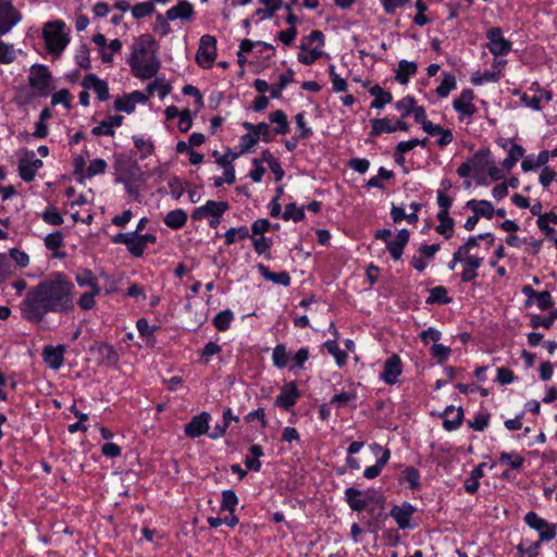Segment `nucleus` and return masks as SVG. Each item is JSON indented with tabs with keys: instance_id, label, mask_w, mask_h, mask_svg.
Listing matches in <instances>:
<instances>
[{
	"instance_id": "1",
	"label": "nucleus",
	"mask_w": 557,
	"mask_h": 557,
	"mask_svg": "<svg viewBox=\"0 0 557 557\" xmlns=\"http://www.w3.org/2000/svg\"><path fill=\"white\" fill-rule=\"evenodd\" d=\"M74 285L61 272H54L50 278L39 282L30 288L21 304L23 317L33 323H39L49 312L66 313L74 308Z\"/></svg>"
},
{
	"instance_id": "2",
	"label": "nucleus",
	"mask_w": 557,
	"mask_h": 557,
	"mask_svg": "<svg viewBox=\"0 0 557 557\" xmlns=\"http://www.w3.org/2000/svg\"><path fill=\"white\" fill-rule=\"evenodd\" d=\"M66 25L63 21L57 20L45 24L42 37L46 48L50 53L59 55L67 46L70 38L65 33Z\"/></svg>"
},
{
	"instance_id": "3",
	"label": "nucleus",
	"mask_w": 557,
	"mask_h": 557,
	"mask_svg": "<svg viewBox=\"0 0 557 557\" xmlns=\"http://www.w3.org/2000/svg\"><path fill=\"white\" fill-rule=\"evenodd\" d=\"M345 499L352 511H363L367 507L374 503L383 507L384 497L376 491L368 490L366 492L356 487H347L345 490Z\"/></svg>"
},
{
	"instance_id": "4",
	"label": "nucleus",
	"mask_w": 557,
	"mask_h": 557,
	"mask_svg": "<svg viewBox=\"0 0 557 557\" xmlns=\"http://www.w3.org/2000/svg\"><path fill=\"white\" fill-rule=\"evenodd\" d=\"M28 84L38 97H47L51 90L52 77L46 65H33L28 75Z\"/></svg>"
},
{
	"instance_id": "5",
	"label": "nucleus",
	"mask_w": 557,
	"mask_h": 557,
	"mask_svg": "<svg viewBox=\"0 0 557 557\" xmlns=\"http://www.w3.org/2000/svg\"><path fill=\"white\" fill-rule=\"evenodd\" d=\"M21 20L22 14L11 0H0V37L10 33Z\"/></svg>"
},
{
	"instance_id": "6",
	"label": "nucleus",
	"mask_w": 557,
	"mask_h": 557,
	"mask_svg": "<svg viewBox=\"0 0 557 557\" xmlns=\"http://www.w3.org/2000/svg\"><path fill=\"white\" fill-rule=\"evenodd\" d=\"M216 57V39L211 35H203L200 38L199 47L196 54L197 63L208 69L212 65Z\"/></svg>"
},
{
	"instance_id": "7",
	"label": "nucleus",
	"mask_w": 557,
	"mask_h": 557,
	"mask_svg": "<svg viewBox=\"0 0 557 557\" xmlns=\"http://www.w3.org/2000/svg\"><path fill=\"white\" fill-rule=\"evenodd\" d=\"M524 522L533 530L539 531L541 541L549 542L557 535L556 524H550L536 512L530 511L524 517Z\"/></svg>"
},
{
	"instance_id": "8",
	"label": "nucleus",
	"mask_w": 557,
	"mask_h": 557,
	"mask_svg": "<svg viewBox=\"0 0 557 557\" xmlns=\"http://www.w3.org/2000/svg\"><path fill=\"white\" fill-rule=\"evenodd\" d=\"M128 64L133 75L140 79L152 78L160 69V62L154 54L147 60L143 58L136 59L135 61L128 60Z\"/></svg>"
},
{
	"instance_id": "9",
	"label": "nucleus",
	"mask_w": 557,
	"mask_h": 557,
	"mask_svg": "<svg viewBox=\"0 0 557 557\" xmlns=\"http://www.w3.org/2000/svg\"><path fill=\"white\" fill-rule=\"evenodd\" d=\"M488 40L487 48L490 52L495 55H506L511 50V42L503 36V30L499 27H492L486 32Z\"/></svg>"
},
{
	"instance_id": "10",
	"label": "nucleus",
	"mask_w": 557,
	"mask_h": 557,
	"mask_svg": "<svg viewBox=\"0 0 557 557\" xmlns=\"http://www.w3.org/2000/svg\"><path fill=\"white\" fill-rule=\"evenodd\" d=\"M89 351L95 355L99 366L111 367L119 361L117 351L108 343H97L89 348Z\"/></svg>"
},
{
	"instance_id": "11",
	"label": "nucleus",
	"mask_w": 557,
	"mask_h": 557,
	"mask_svg": "<svg viewBox=\"0 0 557 557\" xmlns=\"http://www.w3.org/2000/svg\"><path fill=\"white\" fill-rule=\"evenodd\" d=\"M228 209L230 206L226 201L208 200L203 206L194 210L191 219L200 221L208 216H222Z\"/></svg>"
},
{
	"instance_id": "12",
	"label": "nucleus",
	"mask_w": 557,
	"mask_h": 557,
	"mask_svg": "<svg viewBox=\"0 0 557 557\" xmlns=\"http://www.w3.org/2000/svg\"><path fill=\"white\" fill-rule=\"evenodd\" d=\"M300 397V391L297 387L296 382L285 383L280 394L276 396L274 405L286 411L294 407Z\"/></svg>"
},
{
	"instance_id": "13",
	"label": "nucleus",
	"mask_w": 557,
	"mask_h": 557,
	"mask_svg": "<svg viewBox=\"0 0 557 557\" xmlns=\"http://www.w3.org/2000/svg\"><path fill=\"white\" fill-rule=\"evenodd\" d=\"M210 419V413L206 411L194 416L184 426L185 435L189 438H196L208 433Z\"/></svg>"
},
{
	"instance_id": "14",
	"label": "nucleus",
	"mask_w": 557,
	"mask_h": 557,
	"mask_svg": "<svg viewBox=\"0 0 557 557\" xmlns=\"http://www.w3.org/2000/svg\"><path fill=\"white\" fill-rule=\"evenodd\" d=\"M474 92L472 89H463L458 98L453 101V108L463 116H472L476 112L473 104Z\"/></svg>"
},
{
	"instance_id": "15",
	"label": "nucleus",
	"mask_w": 557,
	"mask_h": 557,
	"mask_svg": "<svg viewBox=\"0 0 557 557\" xmlns=\"http://www.w3.org/2000/svg\"><path fill=\"white\" fill-rule=\"evenodd\" d=\"M65 346H45L42 350V359L52 370H59L64 362Z\"/></svg>"
},
{
	"instance_id": "16",
	"label": "nucleus",
	"mask_w": 557,
	"mask_h": 557,
	"mask_svg": "<svg viewBox=\"0 0 557 557\" xmlns=\"http://www.w3.org/2000/svg\"><path fill=\"white\" fill-rule=\"evenodd\" d=\"M401 360L398 355H393L384 362V369L381 373V379L389 385L397 382L398 376L401 374Z\"/></svg>"
},
{
	"instance_id": "17",
	"label": "nucleus",
	"mask_w": 557,
	"mask_h": 557,
	"mask_svg": "<svg viewBox=\"0 0 557 557\" xmlns=\"http://www.w3.org/2000/svg\"><path fill=\"white\" fill-rule=\"evenodd\" d=\"M440 417L444 419L443 428L448 431L457 430L463 421V410L461 407L455 408L453 405L447 406L445 410L440 413Z\"/></svg>"
},
{
	"instance_id": "18",
	"label": "nucleus",
	"mask_w": 557,
	"mask_h": 557,
	"mask_svg": "<svg viewBox=\"0 0 557 557\" xmlns=\"http://www.w3.org/2000/svg\"><path fill=\"white\" fill-rule=\"evenodd\" d=\"M416 510V507L410 503L404 502L400 506L392 508L391 516L395 519L399 529H407L410 527V519Z\"/></svg>"
},
{
	"instance_id": "19",
	"label": "nucleus",
	"mask_w": 557,
	"mask_h": 557,
	"mask_svg": "<svg viewBox=\"0 0 557 557\" xmlns=\"http://www.w3.org/2000/svg\"><path fill=\"white\" fill-rule=\"evenodd\" d=\"M410 232L407 228L400 230L394 239L386 244L391 257L397 261L401 258L404 248L409 243Z\"/></svg>"
},
{
	"instance_id": "20",
	"label": "nucleus",
	"mask_w": 557,
	"mask_h": 557,
	"mask_svg": "<svg viewBox=\"0 0 557 557\" xmlns=\"http://www.w3.org/2000/svg\"><path fill=\"white\" fill-rule=\"evenodd\" d=\"M372 449L382 451V456L377 458L374 466L364 469L363 476L369 480L375 479L381 474L383 467L388 462L391 457V451L387 448L383 449L379 444H374Z\"/></svg>"
},
{
	"instance_id": "21",
	"label": "nucleus",
	"mask_w": 557,
	"mask_h": 557,
	"mask_svg": "<svg viewBox=\"0 0 557 557\" xmlns=\"http://www.w3.org/2000/svg\"><path fill=\"white\" fill-rule=\"evenodd\" d=\"M166 18L170 21L183 20L190 21L194 17V8L188 1H180L176 5L169 9L165 13Z\"/></svg>"
},
{
	"instance_id": "22",
	"label": "nucleus",
	"mask_w": 557,
	"mask_h": 557,
	"mask_svg": "<svg viewBox=\"0 0 557 557\" xmlns=\"http://www.w3.org/2000/svg\"><path fill=\"white\" fill-rule=\"evenodd\" d=\"M156 40L150 34H144L138 37V39L132 46V53L128 60H136L139 58H144V55L154 47Z\"/></svg>"
},
{
	"instance_id": "23",
	"label": "nucleus",
	"mask_w": 557,
	"mask_h": 557,
	"mask_svg": "<svg viewBox=\"0 0 557 557\" xmlns=\"http://www.w3.org/2000/svg\"><path fill=\"white\" fill-rule=\"evenodd\" d=\"M475 215L492 219L495 212L493 205L487 200L471 199L466 203Z\"/></svg>"
},
{
	"instance_id": "24",
	"label": "nucleus",
	"mask_w": 557,
	"mask_h": 557,
	"mask_svg": "<svg viewBox=\"0 0 557 557\" xmlns=\"http://www.w3.org/2000/svg\"><path fill=\"white\" fill-rule=\"evenodd\" d=\"M258 271L259 273L268 281H271L275 284L282 285V286H289L290 285V276L286 271L282 272H271L269 268L262 263L258 264Z\"/></svg>"
},
{
	"instance_id": "25",
	"label": "nucleus",
	"mask_w": 557,
	"mask_h": 557,
	"mask_svg": "<svg viewBox=\"0 0 557 557\" xmlns=\"http://www.w3.org/2000/svg\"><path fill=\"white\" fill-rule=\"evenodd\" d=\"M425 133L431 136H438L436 145L441 148L448 146L454 140L453 132L437 124L429 125Z\"/></svg>"
},
{
	"instance_id": "26",
	"label": "nucleus",
	"mask_w": 557,
	"mask_h": 557,
	"mask_svg": "<svg viewBox=\"0 0 557 557\" xmlns=\"http://www.w3.org/2000/svg\"><path fill=\"white\" fill-rule=\"evenodd\" d=\"M420 472L414 467H407L400 474L398 482L407 484L411 491H418L421 486Z\"/></svg>"
},
{
	"instance_id": "27",
	"label": "nucleus",
	"mask_w": 557,
	"mask_h": 557,
	"mask_svg": "<svg viewBox=\"0 0 557 557\" xmlns=\"http://www.w3.org/2000/svg\"><path fill=\"white\" fill-rule=\"evenodd\" d=\"M418 71V65L416 62H410L407 60H400L398 63V70L396 72V81L401 85H406L410 78V76L416 75Z\"/></svg>"
},
{
	"instance_id": "28",
	"label": "nucleus",
	"mask_w": 557,
	"mask_h": 557,
	"mask_svg": "<svg viewBox=\"0 0 557 557\" xmlns=\"http://www.w3.org/2000/svg\"><path fill=\"white\" fill-rule=\"evenodd\" d=\"M483 258H467L463 270L460 274L461 282L469 283L478 277V269L481 267Z\"/></svg>"
},
{
	"instance_id": "29",
	"label": "nucleus",
	"mask_w": 557,
	"mask_h": 557,
	"mask_svg": "<svg viewBox=\"0 0 557 557\" xmlns=\"http://www.w3.org/2000/svg\"><path fill=\"white\" fill-rule=\"evenodd\" d=\"M243 127L249 131L248 134H252L253 137H258V140L261 139L264 143H270L272 140V137L270 136V126L265 122H260L258 124L244 122Z\"/></svg>"
},
{
	"instance_id": "30",
	"label": "nucleus",
	"mask_w": 557,
	"mask_h": 557,
	"mask_svg": "<svg viewBox=\"0 0 557 557\" xmlns=\"http://www.w3.org/2000/svg\"><path fill=\"white\" fill-rule=\"evenodd\" d=\"M163 222L172 230H180L187 222V213L183 209L172 210L164 216Z\"/></svg>"
},
{
	"instance_id": "31",
	"label": "nucleus",
	"mask_w": 557,
	"mask_h": 557,
	"mask_svg": "<svg viewBox=\"0 0 557 557\" xmlns=\"http://www.w3.org/2000/svg\"><path fill=\"white\" fill-rule=\"evenodd\" d=\"M369 92L374 97V100L371 103V108L374 109H383L385 104L393 100L392 94L385 91L380 85L372 86L369 89Z\"/></svg>"
},
{
	"instance_id": "32",
	"label": "nucleus",
	"mask_w": 557,
	"mask_h": 557,
	"mask_svg": "<svg viewBox=\"0 0 557 557\" xmlns=\"http://www.w3.org/2000/svg\"><path fill=\"white\" fill-rule=\"evenodd\" d=\"M490 149H481L476 151L471 160L473 170L483 172L486 169H488L490 165L493 163V160L490 158Z\"/></svg>"
},
{
	"instance_id": "33",
	"label": "nucleus",
	"mask_w": 557,
	"mask_h": 557,
	"mask_svg": "<svg viewBox=\"0 0 557 557\" xmlns=\"http://www.w3.org/2000/svg\"><path fill=\"white\" fill-rule=\"evenodd\" d=\"M436 218L440 221V225L436 226L435 231L446 239H449L454 233V219L450 218L449 213H437Z\"/></svg>"
},
{
	"instance_id": "34",
	"label": "nucleus",
	"mask_w": 557,
	"mask_h": 557,
	"mask_svg": "<svg viewBox=\"0 0 557 557\" xmlns=\"http://www.w3.org/2000/svg\"><path fill=\"white\" fill-rule=\"evenodd\" d=\"M370 123H371L370 135L372 137H376V136L381 135L382 133H394L395 132L394 124L387 117L372 119L370 121Z\"/></svg>"
},
{
	"instance_id": "35",
	"label": "nucleus",
	"mask_w": 557,
	"mask_h": 557,
	"mask_svg": "<svg viewBox=\"0 0 557 557\" xmlns=\"http://www.w3.org/2000/svg\"><path fill=\"white\" fill-rule=\"evenodd\" d=\"M271 123L276 124L274 132L278 135H285L289 131L286 114L282 110H276L269 115Z\"/></svg>"
},
{
	"instance_id": "36",
	"label": "nucleus",
	"mask_w": 557,
	"mask_h": 557,
	"mask_svg": "<svg viewBox=\"0 0 557 557\" xmlns=\"http://www.w3.org/2000/svg\"><path fill=\"white\" fill-rule=\"evenodd\" d=\"M428 305L442 304L447 305L451 302V298L447 295V288L445 286H435L430 289V295L425 301Z\"/></svg>"
},
{
	"instance_id": "37",
	"label": "nucleus",
	"mask_w": 557,
	"mask_h": 557,
	"mask_svg": "<svg viewBox=\"0 0 557 557\" xmlns=\"http://www.w3.org/2000/svg\"><path fill=\"white\" fill-rule=\"evenodd\" d=\"M294 71L288 69L284 74L280 76V81L277 84L271 85V97L274 99H278L282 96V90L286 88V86L294 82Z\"/></svg>"
},
{
	"instance_id": "38",
	"label": "nucleus",
	"mask_w": 557,
	"mask_h": 557,
	"mask_svg": "<svg viewBox=\"0 0 557 557\" xmlns=\"http://www.w3.org/2000/svg\"><path fill=\"white\" fill-rule=\"evenodd\" d=\"M234 313L230 309L220 311L212 320V324L220 332H225L230 329Z\"/></svg>"
},
{
	"instance_id": "39",
	"label": "nucleus",
	"mask_w": 557,
	"mask_h": 557,
	"mask_svg": "<svg viewBox=\"0 0 557 557\" xmlns=\"http://www.w3.org/2000/svg\"><path fill=\"white\" fill-rule=\"evenodd\" d=\"M456 77L451 73H444L441 84L436 88V95L440 98H446L451 90L456 88Z\"/></svg>"
},
{
	"instance_id": "40",
	"label": "nucleus",
	"mask_w": 557,
	"mask_h": 557,
	"mask_svg": "<svg viewBox=\"0 0 557 557\" xmlns=\"http://www.w3.org/2000/svg\"><path fill=\"white\" fill-rule=\"evenodd\" d=\"M250 236L249 230L247 226L240 227H231L224 234L225 245L231 246L235 244L237 240L246 239Z\"/></svg>"
},
{
	"instance_id": "41",
	"label": "nucleus",
	"mask_w": 557,
	"mask_h": 557,
	"mask_svg": "<svg viewBox=\"0 0 557 557\" xmlns=\"http://www.w3.org/2000/svg\"><path fill=\"white\" fill-rule=\"evenodd\" d=\"M259 2L265 5L264 9L256 11V14L260 15L261 18L273 17L274 13L283 8V0H259Z\"/></svg>"
},
{
	"instance_id": "42",
	"label": "nucleus",
	"mask_w": 557,
	"mask_h": 557,
	"mask_svg": "<svg viewBox=\"0 0 557 557\" xmlns=\"http://www.w3.org/2000/svg\"><path fill=\"white\" fill-rule=\"evenodd\" d=\"M131 234L126 248L133 257L140 258L144 256L146 247L143 245L137 232H131Z\"/></svg>"
},
{
	"instance_id": "43",
	"label": "nucleus",
	"mask_w": 557,
	"mask_h": 557,
	"mask_svg": "<svg viewBox=\"0 0 557 557\" xmlns=\"http://www.w3.org/2000/svg\"><path fill=\"white\" fill-rule=\"evenodd\" d=\"M323 346L326 348L327 352L335 358L336 363L339 367L346 363L347 354L339 348L336 339H329L323 344Z\"/></svg>"
},
{
	"instance_id": "44",
	"label": "nucleus",
	"mask_w": 557,
	"mask_h": 557,
	"mask_svg": "<svg viewBox=\"0 0 557 557\" xmlns=\"http://www.w3.org/2000/svg\"><path fill=\"white\" fill-rule=\"evenodd\" d=\"M305 216V207H297L294 202L287 203L282 214L283 220H293L294 222H300Z\"/></svg>"
},
{
	"instance_id": "45",
	"label": "nucleus",
	"mask_w": 557,
	"mask_h": 557,
	"mask_svg": "<svg viewBox=\"0 0 557 557\" xmlns=\"http://www.w3.org/2000/svg\"><path fill=\"white\" fill-rule=\"evenodd\" d=\"M156 5L152 1H145L132 7V15L135 20H140L150 16L154 13Z\"/></svg>"
},
{
	"instance_id": "46",
	"label": "nucleus",
	"mask_w": 557,
	"mask_h": 557,
	"mask_svg": "<svg viewBox=\"0 0 557 557\" xmlns=\"http://www.w3.org/2000/svg\"><path fill=\"white\" fill-rule=\"evenodd\" d=\"M499 462L507 463L512 469L519 470L522 468V466L524 463V458L516 451H510V453L503 451L499 455Z\"/></svg>"
},
{
	"instance_id": "47",
	"label": "nucleus",
	"mask_w": 557,
	"mask_h": 557,
	"mask_svg": "<svg viewBox=\"0 0 557 557\" xmlns=\"http://www.w3.org/2000/svg\"><path fill=\"white\" fill-rule=\"evenodd\" d=\"M272 360H273V364L278 369H283L287 366L288 354H287L285 345L278 344L274 347L273 354H272Z\"/></svg>"
},
{
	"instance_id": "48",
	"label": "nucleus",
	"mask_w": 557,
	"mask_h": 557,
	"mask_svg": "<svg viewBox=\"0 0 557 557\" xmlns=\"http://www.w3.org/2000/svg\"><path fill=\"white\" fill-rule=\"evenodd\" d=\"M238 504V498L234 491L225 490L222 492L221 509L233 513Z\"/></svg>"
},
{
	"instance_id": "49",
	"label": "nucleus",
	"mask_w": 557,
	"mask_h": 557,
	"mask_svg": "<svg viewBox=\"0 0 557 557\" xmlns=\"http://www.w3.org/2000/svg\"><path fill=\"white\" fill-rule=\"evenodd\" d=\"M76 282L81 287L88 286L89 290H94V286L100 287L98 281L90 270H83L76 274Z\"/></svg>"
},
{
	"instance_id": "50",
	"label": "nucleus",
	"mask_w": 557,
	"mask_h": 557,
	"mask_svg": "<svg viewBox=\"0 0 557 557\" xmlns=\"http://www.w3.org/2000/svg\"><path fill=\"white\" fill-rule=\"evenodd\" d=\"M101 292V288L100 287H96L94 286V290H88V292H85L79 300H78V306L81 307V309L83 310H90L95 307V297L98 296Z\"/></svg>"
},
{
	"instance_id": "51",
	"label": "nucleus",
	"mask_w": 557,
	"mask_h": 557,
	"mask_svg": "<svg viewBox=\"0 0 557 557\" xmlns=\"http://www.w3.org/2000/svg\"><path fill=\"white\" fill-rule=\"evenodd\" d=\"M324 52L321 50V48L317 47L311 50L301 51L298 53V61L305 65H310L314 63L317 60H319Z\"/></svg>"
},
{
	"instance_id": "52",
	"label": "nucleus",
	"mask_w": 557,
	"mask_h": 557,
	"mask_svg": "<svg viewBox=\"0 0 557 557\" xmlns=\"http://www.w3.org/2000/svg\"><path fill=\"white\" fill-rule=\"evenodd\" d=\"M304 40L305 41L299 46L301 51H307L308 47L313 42H318L319 48H322L325 44L324 34L318 29L312 30L308 36L305 37Z\"/></svg>"
},
{
	"instance_id": "53",
	"label": "nucleus",
	"mask_w": 557,
	"mask_h": 557,
	"mask_svg": "<svg viewBox=\"0 0 557 557\" xmlns=\"http://www.w3.org/2000/svg\"><path fill=\"white\" fill-rule=\"evenodd\" d=\"M252 245L253 249L258 255H264L267 257L270 256V248L272 246V239L260 236V237H252Z\"/></svg>"
},
{
	"instance_id": "54",
	"label": "nucleus",
	"mask_w": 557,
	"mask_h": 557,
	"mask_svg": "<svg viewBox=\"0 0 557 557\" xmlns=\"http://www.w3.org/2000/svg\"><path fill=\"white\" fill-rule=\"evenodd\" d=\"M554 304L553 297L548 290L540 292L534 298V305H536L541 311L552 309Z\"/></svg>"
},
{
	"instance_id": "55",
	"label": "nucleus",
	"mask_w": 557,
	"mask_h": 557,
	"mask_svg": "<svg viewBox=\"0 0 557 557\" xmlns=\"http://www.w3.org/2000/svg\"><path fill=\"white\" fill-rule=\"evenodd\" d=\"M296 125L299 129V134L297 135L300 139H307L313 135V131L310 126L307 125L305 120V113L299 112L295 116Z\"/></svg>"
},
{
	"instance_id": "56",
	"label": "nucleus",
	"mask_w": 557,
	"mask_h": 557,
	"mask_svg": "<svg viewBox=\"0 0 557 557\" xmlns=\"http://www.w3.org/2000/svg\"><path fill=\"white\" fill-rule=\"evenodd\" d=\"M16 59L13 45L0 40V63L10 64Z\"/></svg>"
},
{
	"instance_id": "57",
	"label": "nucleus",
	"mask_w": 557,
	"mask_h": 557,
	"mask_svg": "<svg viewBox=\"0 0 557 557\" xmlns=\"http://www.w3.org/2000/svg\"><path fill=\"white\" fill-rule=\"evenodd\" d=\"M45 246L48 250L55 251L63 246V234L55 231L45 238Z\"/></svg>"
},
{
	"instance_id": "58",
	"label": "nucleus",
	"mask_w": 557,
	"mask_h": 557,
	"mask_svg": "<svg viewBox=\"0 0 557 557\" xmlns=\"http://www.w3.org/2000/svg\"><path fill=\"white\" fill-rule=\"evenodd\" d=\"M107 166H108L107 162L101 158L91 160L86 170V177L90 178L98 174L104 173V171L107 170Z\"/></svg>"
},
{
	"instance_id": "59",
	"label": "nucleus",
	"mask_w": 557,
	"mask_h": 557,
	"mask_svg": "<svg viewBox=\"0 0 557 557\" xmlns=\"http://www.w3.org/2000/svg\"><path fill=\"white\" fill-rule=\"evenodd\" d=\"M488 422H490V414L479 412L478 414H475L473 420H468L467 424L470 429L482 432L486 429V426L488 425Z\"/></svg>"
},
{
	"instance_id": "60",
	"label": "nucleus",
	"mask_w": 557,
	"mask_h": 557,
	"mask_svg": "<svg viewBox=\"0 0 557 557\" xmlns=\"http://www.w3.org/2000/svg\"><path fill=\"white\" fill-rule=\"evenodd\" d=\"M41 218L46 223L54 226H59L64 222L62 215L54 207L47 208V210L41 214Z\"/></svg>"
},
{
	"instance_id": "61",
	"label": "nucleus",
	"mask_w": 557,
	"mask_h": 557,
	"mask_svg": "<svg viewBox=\"0 0 557 557\" xmlns=\"http://www.w3.org/2000/svg\"><path fill=\"white\" fill-rule=\"evenodd\" d=\"M75 60L77 65L81 69L88 70L90 69V59H89V49L87 45L83 44L79 46L76 54Z\"/></svg>"
},
{
	"instance_id": "62",
	"label": "nucleus",
	"mask_w": 557,
	"mask_h": 557,
	"mask_svg": "<svg viewBox=\"0 0 557 557\" xmlns=\"http://www.w3.org/2000/svg\"><path fill=\"white\" fill-rule=\"evenodd\" d=\"M18 174L24 182L29 183L34 181L36 176V171L32 168V165L28 162H26L24 158H22L18 162Z\"/></svg>"
},
{
	"instance_id": "63",
	"label": "nucleus",
	"mask_w": 557,
	"mask_h": 557,
	"mask_svg": "<svg viewBox=\"0 0 557 557\" xmlns=\"http://www.w3.org/2000/svg\"><path fill=\"white\" fill-rule=\"evenodd\" d=\"M450 351L449 347L438 343L433 344L431 347V355L433 358L437 359L438 363H444L448 359Z\"/></svg>"
},
{
	"instance_id": "64",
	"label": "nucleus",
	"mask_w": 557,
	"mask_h": 557,
	"mask_svg": "<svg viewBox=\"0 0 557 557\" xmlns=\"http://www.w3.org/2000/svg\"><path fill=\"white\" fill-rule=\"evenodd\" d=\"M147 91L150 95H152L154 91H158L159 97L163 99L165 96L170 94L171 86L157 78L154 79V82L148 85Z\"/></svg>"
}]
</instances>
